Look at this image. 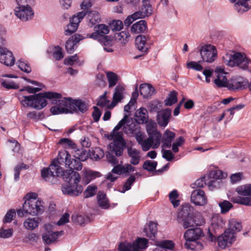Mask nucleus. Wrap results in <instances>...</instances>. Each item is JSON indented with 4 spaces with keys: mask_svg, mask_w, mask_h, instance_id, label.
Instances as JSON below:
<instances>
[{
    "mask_svg": "<svg viewBox=\"0 0 251 251\" xmlns=\"http://www.w3.org/2000/svg\"><path fill=\"white\" fill-rule=\"evenodd\" d=\"M63 179L68 184H63L61 190L64 194L72 197L79 195L83 191V187L78 184L81 177L79 174L72 170H67L64 171L62 175Z\"/></svg>",
    "mask_w": 251,
    "mask_h": 251,
    "instance_id": "f257e3e1",
    "label": "nucleus"
},
{
    "mask_svg": "<svg viewBox=\"0 0 251 251\" xmlns=\"http://www.w3.org/2000/svg\"><path fill=\"white\" fill-rule=\"evenodd\" d=\"M204 236L202 228L199 227L191 228L186 230L183 235L185 240L184 247L187 249L199 251L201 250L204 245L201 238Z\"/></svg>",
    "mask_w": 251,
    "mask_h": 251,
    "instance_id": "f03ea898",
    "label": "nucleus"
},
{
    "mask_svg": "<svg viewBox=\"0 0 251 251\" xmlns=\"http://www.w3.org/2000/svg\"><path fill=\"white\" fill-rule=\"evenodd\" d=\"M60 96L56 92H46L28 96H23V100H21L24 106H30L36 109L40 110L47 104L46 99L50 100V98Z\"/></svg>",
    "mask_w": 251,
    "mask_h": 251,
    "instance_id": "7ed1b4c3",
    "label": "nucleus"
},
{
    "mask_svg": "<svg viewBox=\"0 0 251 251\" xmlns=\"http://www.w3.org/2000/svg\"><path fill=\"white\" fill-rule=\"evenodd\" d=\"M223 60L224 63L229 67L236 66L243 70L251 68V61L247 58L244 53L235 51L226 53L223 56Z\"/></svg>",
    "mask_w": 251,
    "mask_h": 251,
    "instance_id": "20e7f679",
    "label": "nucleus"
},
{
    "mask_svg": "<svg viewBox=\"0 0 251 251\" xmlns=\"http://www.w3.org/2000/svg\"><path fill=\"white\" fill-rule=\"evenodd\" d=\"M57 94L60 96L50 99L51 104L55 105L50 108L51 113L53 115L70 113L72 99L70 98H63L60 93H57Z\"/></svg>",
    "mask_w": 251,
    "mask_h": 251,
    "instance_id": "39448f33",
    "label": "nucleus"
},
{
    "mask_svg": "<svg viewBox=\"0 0 251 251\" xmlns=\"http://www.w3.org/2000/svg\"><path fill=\"white\" fill-rule=\"evenodd\" d=\"M63 172L61 167L56 163L55 160H53L48 168H44L42 170L41 176L46 181L55 184L58 182V177L62 176Z\"/></svg>",
    "mask_w": 251,
    "mask_h": 251,
    "instance_id": "423d86ee",
    "label": "nucleus"
},
{
    "mask_svg": "<svg viewBox=\"0 0 251 251\" xmlns=\"http://www.w3.org/2000/svg\"><path fill=\"white\" fill-rule=\"evenodd\" d=\"M43 211V206L40 201H25L23 206V209H18L17 214L19 217H23L25 214L33 216L41 214Z\"/></svg>",
    "mask_w": 251,
    "mask_h": 251,
    "instance_id": "0eeeda50",
    "label": "nucleus"
},
{
    "mask_svg": "<svg viewBox=\"0 0 251 251\" xmlns=\"http://www.w3.org/2000/svg\"><path fill=\"white\" fill-rule=\"evenodd\" d=\"M225 222L220 215L214 216L211 219V226L209 228L207 239L211 242L216 241L217 234L216 230L224 227Z\"/></svg>",
    "mask_w": 251,
    "mask_h": 251,
    "instance_id": "6e6552de",
    "label": "nucleus"
},
{
    "mask_svg": "<svg viewBox=\"0 0 251 251\" xmlns=\"http://www.w3.org/2000/svg\"><path fill=\"white\" fill-rule=\"evenodd\" d=\"M199 52L202 62L212 63L214 61L217 56V51L214 46L206 45L202 46Z\"/></svg>",
    "mask_w": 251,
    "mask_h": 251,
    "instance_id": "1a4fd4ad",
    "label": "nucleus"
},
{
    "mask_svg": "<svg viewBox=\"0 0 251 251\" xmlns=\"http://www.w3.org/2000/svg\"><path fill=\"white\" fill-rule=\"evenodd\" d=\"M15 14L23 21H27L32 18L34 12L30 5H20L15 9Z\"/></svg>",
    "mask_w": 251,
    "mask_h": 251,
    "instance_id": "9d476101",
    "label": "nucleus"
},
{
    "mask_svg": "<svg viewBox=\"0 0 251 251\" xmlns=\"http://www.w3.org/2000/svg\"><path fill=\"white\" fill-rule=\"evenodd\" d=\"M236 236L233 233H230L226 230L217 238L219 246L222 249L230 247L236 240Z\"/></svg>",
    "mask_w": 251,
    "mask_h": 251,
    "instance_id": "9b49d317",
    "label": "nucleus"
},
{
    "mask_svg": "<svg viewBox=\"0 0 251 251\" xmlns=\"http://www.w3.org/2000/svg\"><path fill=\"white\" fill-rule=\"evenodd\" d=\"M236 192L240 195L250 196L243 197L241 204L251 206V183L237 187Z\"/></svg>",
    "mask_w": 251,
    "mask_h": 251,
    "instance_id": "f8f14e48",
    "label": "nucleus"
},
{
    "mask_svg": "<svg viewBox=\"0 0 251 251\" xmlns=\"http://www.w3.org/2000/svg\"><path fill=\"white\" fill-rule=\"evenodd\" d=\"M249 86V81L246 78L238 77L232 78L228 81L227 88L229 90L235 91L238 89L247 88Z\"/></svg>",
    "mask_w": 251,
    "mask_h": 251,
    "instance_id": "ddd939ff",
    "label": "nucleus"
},
{
    "mask_svg": "<svg viewBox=\"0 0 251 251\" xmlns=\"http://www.w3.org/2000/svg\"><path fill=\"white\" fill-rule=\"evenodd\" d=\"M0 62L7 66H12L15 63L12 52L7 49L0 47Z\"/></svg>",
    "mask_w": 251,
    "mask_h": 251,
    "instance_id": "4468645a",
    "label": "nucleus"
},
{
    "mask_svg": "<svg viewBox=\"0 0 251 251\" xmlns=\"http://www.w3.org/2000/svg\"><path fill=\"white\" fill-rule=\"evenodd\" d=\"M191 201L196 205H204L207 202L204 192L201 189H195L191 194Z\"/></svg>",
    "mask_w": 251,
    "mask_h": 251,
    "instance_id": "2eb2a0df",
    "label": "nucleus"
},
{
    "mask_svg": "<svg viewBox=\"0 0 251 251\" xmlns=\"http://www.w3.org/2000/svg\"><path fill=\"white\" fill-rule=\"evenodd\" d=\"M172 111L167 108L158 112L156 121L158 124L162 127H166L168 125L171 115Z\"/></svg>",
    "mask_w": 251,
    "mask_h": 251,
    "instance_id": "dca6fc26",
    "label": "nucleus"
},
{
    "mask_svg": "<svg viewBox=\"0 0 251 251\" xmlns=\"http://www.w3.org/2000/svg\"><path fill=\"white\" fill-rule=\"evenodd\" d=\"M148 134L149 137L147 138V142L149 144V150L151 147L154 149L158 148L161 142V133L157 130Z\"/></svg>",
    "mask_w": 251,
    "mask_h": 251,
    "instance_id": "f3484780",
    "label": "nucleus"
},
{
    "mask_svg": "<svg viewBox=\"0 0 251 251\" xmlns=\"http://www.w3.org/2000/svg\"><path fill=\"white\" fill-rule=\"evenodd\" d=\"M215 74L216 78L214 80V83L219 88L227 87L228 81L225 75L224 71L223 69L217 68L216 69Z\"/></svg>",
    "mask_w": 251,
    "mask_h": 251,
    "instance_id": "a211bd4d",
    "label": "nucleus"
},
{
    "mask_svg": "<svg viewBox=\"0 0 251 251\" xmlns=\"http://www.w3.org/2000/svg\"><path fill=\"white\" fill-rule=\"evenodd\" d=\"M64 234V231H47L42 235V239L44 242L48 245L51 244L55 242L58 237Z\"/></svg>",
    "mask_w": 251,
    "mask_h": 251,
    "instance_id": "6ab92c4d",
    "label": "nucleus"
},
{
    "mask_svg": "<svg viewBox=\"0 0 251 251\" xmlns=\"http://www.w3.org/2000/svg\"><path fill=\"white\" fill-rule=\"evenodd\" d=\"M135 120L139 124H144L148 122L149 115L147 110L144 107L138 109L134 114Z\"/></svg>",
    "mask_w": 251,
    "mask_h": 251,
    "instance_id": "aec40b11",
    "label": "nucleus"
},
{
    "mask_svg": "<svg viewBox=\"0 0 251 251\" xmlns=\"http://www.w3.org/2000/svg\"><path fill=\"white\" fill-rule=\"evenodd\" d=\"M176 137V134L167 129L161 137V142L162 143V148H169L171 147L172 142Z\"/></svg>",
    "mask_w": 251,
    "mask_h": 251,
    "instance_id": "412c9836",
    "label": "nucleus"
},
{
    "mask_svg": "<svg viewBox=\"0 0 251 251\" xmlns=\"http://www.w3.org/2000/svg\"><path fill=\"white\" fill-rule=\"evenodd\" d=\"M147 41V37L143 35H139L135 38V45L137 48L144 53H147L149 48Z\"/></svg>",
    "mask_w": 251,
    "mask_h": 251,
    "instance_id": "4be33fe9",
    "label": "nucleus"
},
{
    "mask_svg": "<svg viewBox=\"0 0 251 251\" xmlns=\"http://www.w3.org/2000/svg\"><path fill=\"white\" fill-rule=\"evenodd\" d=\"M71 158V154L66 150H63L59 152L55 162L60 166L63 165L67 167Z\"/></svg>",
    "mask_w": 251,
    "mask_h": 251,
    "instance_id": "5701e85b",
    "label": "nucleus"
},
{
    "mask_svg": "<svg viewBox=\"0 0 251 251\" xmlns=\"http://www.w3.org/2000/svg\"><path fill=\"white\" fill-rule=\"evenodd\" d=\"M70 113L72 112V110L76 113H84L88 109V107L86 103L80 100H72L71 107H70Z\"/></svg>",
    "mask_w": 251,
    "mask_h": 251,
    "instance_id": "b1692460",
    "label": "nucleus"
},
{
    "mask_svg": "<svg viewBox=\"0 0 251 251\" xmlns=\"http://www.w3.org/2000/svg\"><path fill=\"white\" fill-rule=\"evenodd\" d=\"M127 152L128 156L131 158L130 163L133 165H137L139 163L141 159L140 152L138 150L128 147Z\"/></svg>",
    "mask_w": 251,
    "mask_h": 251,
    "instance_id": "393cba45",
    "label": "nucleus"
},
{
    "mask_svg": "<svg viewBox=\"0 0 251 251\" xmlns=\"http://www.w3.org/2000/svg\"><path fill=\"white\" fill-rule=\"evenodd\" d=\"M116 142L111 143L109 145V151L119 157L123 155L124 150L126 148V144Z\"/></svg>",
    "mask_w": 251,
    "mask_h": 251,
    "instance_id": "a878e982",
    "label": "nucleus"
},
{
    "mask_svg": "<svg viewBox=\"0 0 251 251\" xmlns=\"http://www.w3.org/2000/svg\"><path fill=\"white\" fill-rule=\"evenodd\" d=\"M193 207L188 203L183 204L181 206V208L178 213L177 217L179 220L181 218H184L190 216H193Z\"/></svg>",
    "mask_w": 251,
    "mask_h": 251,
    "instance_id": "bb28decb",
    "label": "nucleus"
},
{
    "mask_svg": "<svg viewBox=\"0 0 251 251\" xmlns=\"http://www.w3.org/2000/svg\"><path fill=\"white\" fill-rule=\"evenodd\" d=\"M235 2V7L238 12L240 11H246L251 8V0H230Z\"/></svg>",
    "mask_w": 251,
    "mask_h": 251,
    "instance_id": "cd10ccee",
    "label": "nucleus"
},
{
    "mask_svg": "<svg viewBox=\"0 0 251 251\" xmlns=\"http://www.w3.org/2000/svg\"><path fill=\"white\" fill-rule=\"evenodd\" d=\"M86 16H87L88 25L90 27L95 25L97 24H99L101 21L100 14L95 11L88 12Z\"/></svg>",
    "mask_w": 251,
    "mask_h": 251,
    "instance_id": "c85d7f7f",
    "label": "nucleus"
},
{
    "mask_svg": "<svg viewBox=\"0 0 251 251\" xmlns=\"http://www.w3.org/2000/svg\"><path fill=\"white\" fill-rule=\"evenodd\" d=\"M140 93L144 98L151 97L154 93L155 89L150 84L144 83L140 85Z\"/></svg>",
    "mask_w": 251,
    "mask_h": 251,
    "instance_id": "c756f323",
    "label": "nucleus"
},
{
    "mask_svg": "<svg viewBox=\"0 0 251 251\" xmlns=\"http://www.w3.org/2000/svg\"><path fill=\"white\" fill-rule=\"evenodd\" d=\"M147 28V22L145 20H140L131 26L130 31L133 34H139L145 32Z\"/></svg>",
    "mask_w": 251,
    "mask_h": 251,
    "instance_id": "7c9ffc66",
    "label": "nucleus"
},
{
    "mask_svg": "<svg viewBox=\"0 0 251 251\" xmlns=\"http://www.w3.org/2000/svg\"><path fill=\"white\" fill-rule=\"evenodd\" d=\"M124 91L125 87L123 85L119 84L116 87L113 96L112 104L114 105H115L124 98Z\"/></svg>",
    "mask_w": 251,
    "mask_h": 251,
    "instance_id": "2f4dec72",
    "label": "nucleus"
},
{
    "mask_svg": "<svg viewBox=\"0 0 251 251\" xmlns=\"http://www.w3.org/2000/svg\"><path fill=\"white\" fill-rule=\"evenodd\" d=\"M242 228L241 223L235 219H231L228 222V227L226 229L230 233L236 235L237 232H239Z\"/></svg>",
    "mask_w": 251,
    "mask_h": 251,
    "instance_id": "473e14b6",
    "label": "nucleus"
},
{
    "mask_svg": "<svg viewBox=\"0 0 251 251\" xmlns=\"http://www.w3.org/2000/svg\"><path fill=\"white\" fill-rule=\"evenodd\" d=\"M135 137L138 144L141 146L142 149L144 151L149 150V144L147 142V139H144L145 134L144 133L138 131L135 133Z\"/></svg>",
    "mask_w": 251,
    "mask_h": 251,
    "instance_id": "72a5a7b5",
    "label": "nucleus"
},
{
    "mask_svg": "<svg viewBox=\"0 0 251 251\" xmlns=\"http://www.w3.org/2000/svg\"><path fill=\"white\" fill-rule=\"evenodd\" d=\"M39 224L38 219L28 218L24 222V225L26 229L32 230L38 227Z\"/></svg>",
    "mask_w": 251,
    "mask_h": 251,
    "instance_id": "f704fd0d",
    "label": "nucleus"
},
{
    "mask_svg": "<svg viewBox=\"0 0 251 251\" xmlns=\"http://www.w3.org/2000/svg\"><path fill=\"white\" fill-rule=\"evenodd\" d=\"M97 200L100 207L103 209H107L109 207V205L105 194L99 192L97 195Z\"/></svg>",
    "mask_w": 251,
    "mask_h": 251,
    "instance_id": "c9c22d12",
    "label": "nucleus"
},
{
    "mask_svg": "<svg viewBox=\"0 0 251 251\" xmlns=\"http://www.w3.org/2000/svg\"><path fill=\"white\" fill-rule=\"evenodd\" d=\"M143 6L141 8V11L143 15L146 17H149L152 14V8L150 1L147 0H142Z\"/></svg>",
    "mask_w": 251,
    "mask_h": 251,
    "instance_id": "e433bc0d",
    "label": "nucleus"
},
{
    "mask_svg": "<svg viewBox=\"0 0 251 251\" xmlns=\"http://www.w3.org/2000/svg\"><path fill=\"white\" fill-rule=\"evenodd\" d=\"M69 164H68L67 167L69 168V170H75L76 171H80L82 169V164L80 161L76 158H72L71 157L70 159V161Z\"/></svg>",
    "mask_w": 251,
    "mask_h": 251,
    "instance_id": "4c0bfd02",
    "label": "nucleus"
},
{
    "mask_svg": "<svg viewBox=\"0 0 251 251\" xmlns=\"http://www.w3.org/2000/svg\"><path fill=\"white\" fill-rule=\"evenodd\" d=\"M99 176L100 173L99 172H94L91 170H88L84 172L83 179L86 184H88L92 179H94Z\"/></svg>",
    "mask_w": 251,
    "mask_h": 251,
    "instance_id": "58836bf2",
    "label": "nucleus"
},
{
    "mask_svg": "<svg viewBox=\"0 0 251 251\" xmlns=\"http://www.w3.org/2000/svg\"><path fill=\"white\" fill-rule=\"evenodd\" d=\"M177 101V92L173 91L170 93L168 97L164 100V103L166 106H171L176 103Z\"/></svg>",
    "mask_w": 251,
    "mask_h": 251,
    "instance_id": "ea45409f",
    "label": "nucleus"
},
{
    "mask_svg": "<svg viewBox=\"0 0 251 251\" xmlns=\"http://www.w3.org/2000/svg\"><path fill=\"white\" fill-rule=\"evenodd\" d=\"M118 251H137L135 250L134 243H129L128 242H123L120 244L118 248Z\"/></svg>",
    "mask_w": 251,
    "mask_h": 251,
    "instance_id": "a19ab883",
    "label": "nucleus"
},
{
    "mask_svg": "<svg viewBox=\"0 0 251 251\" xmlns=\"http://www.w3.org/2000/svg\"><path fill=\"white\" fill-rule=\"evenodd\" d=\"M72 220L74 223L83 225L88 221V218L83 215L74 214L72 216Z\"/></svg>",
    "mask_w": 251,
    "mask_h": 251,
    "instance_id": "79ce46f5",
    "label": "nucleus"
},
{
    "mask_svg": "<svg viewBox=\"0 0 251 251\" xmlns=\"http://www.w3.org/2000/svg\"><path fill=\"white\" fill-rule=\"evenodd\" d=\"M135 250L137 251H141L147 247L148 240L146 238H138L136 242H133Z\"/></svg>",
    "mask_w": 251,
    "mask_h": 251,
    "instance_id": "37998d69",
    "label": "nucleus"
},
{
    "mask_svg": "<svg viewBox=\"0 0 251 251\" xmlns=\"http://www.w3.org/2000/svg\"><path fill=\"white\" fill-rule=\"evenodd\" d=\"M17 64L19 68L22 71L27 74L31 72V68L29 64L26 61H25L24 59H20L18 61Z\"/></svg>",
    "mask_w": 251,
    "mask_h": 251,
    "instance_id": "c03bdc74",
    "label": "nucleus"
},
{
    "mask_svg": "<svg viewBox=\"0 0 251 251\" xmlns=\"http://www.w3.org/2000/svg\"><path fill=\"white\" fill-rule=\"evenodd\" d=\"M106 76L109 83V87H112L115 86L118 80L117 75L113 72H108L106 73Z\"/></svg>",
    "mask_w": 251,
    "mask_h": 251,
    "instance_id": "a18cd8bd",
    "label": "nucleus"
},
{
    "mask_svg": "<svg viewBox=\"0 0 251 251\" xmlns=\"http://www.w3.org/2000/svg\"><path fill=\"white\" fill-rule=\"evenodd\" d=\"M219 205L221 209V213L223 214L226 213L232 208L233 205L228 201L224 200L219 203Z\"/></svg>",
    "mask_w": 251,
    "mask_h": 251,
    "instance_id": "49530a36",
    "label": "nucleus"
},
{
    "mask_svg": "<svg viewBox=\"0 0 251 251\" xmlns=\"http://www.w3.org/2000/svg\"><path fill=\"white\" fill-rule=\"evenodd\" d=\"M169 200L175 207L179 205V201L176 199L178 197V192L176 190H174L169 194Z\"/></svg>",
    "mask_w": 251,
    "mask_h": 251,
    "instance_id": "de8ad7c7",
    "label": "nucleus"
},
{
    "mask_svg": "<svg viewBox=\"0 0 251 251\" xmlns=\"http://www.w3.org/2000/svg\"><path fill=\"white\" fill-rule=\"evenodd\" d=\"M183 222L182 226L184 228H188L189 227H194L195 224V221L194 219L193 216L185 217L181 218Z\"/></svg>",
    "mask_w": 251,
    "mask_h": 251,
    "instance_id": "09e8293b",
    "label": "nucleus"
},
{
    "mask_svg": "<svg viewBox=\"0 0 251 251\" xmlns=\"http://www.w3.org/2000/svg\"><path fill=\"white\" fill-rule=\"evenodd\" d=\"M97 187L95 185H89L83 193L84 197L88 198L94 196L96 194Z\"/></svg>",
    "mask_w": 251,
    "mask_h": 251,
    "instance_id": "8fccbe9b",
    "label": "nucleus"
},
{
    "mask_svg": "<svg viewBox=\"0 0 251 251\" xmlns=\"http://www.w3.org/2000/svg\"><path fill=\"white\" fill-rule=\"evenodd\" d=\"M89 37L95 40H98L101 43H105L108 41V36L103 35H100L97 30H95V32L89 35Z\"/></svg>",
    "mask_w": 251,
    "mask_h": 251,
    "instance_id": "3c124183",
    "label": "nucleus"
},
{
    "mask_svg": "<svg viewBox=\"0 0 251 251\" xmlns=\"http://www.w3.org/2000/svg\"><path fill=\"white\" fill-rule=\"evenodd\" d=\"M156 245L157 247H161L166 250L167 249H172L174 246L173 242L170 240L158 241L156 243Z\"/></svg>",
    "mask_w": 251,
    "mask_h": 251,
    "instance_id": "603ef678",
    "label": "nucleus"
},
{
    "mask_svg": "<svg viewBox=\"0 0 251 251\" xmlns=\"http://www.w3.org/2000/svg\"><path fill=\"white\" fill-rule=\"evenodd\" d=\"M86 15V12L84 11H81L79 12H78L76 14V15H74L73 16L70 20V22L76 24V25L78 26L79 23L80 22L81 20Z\"/></svg>",
    "mask_w": 251,
    "mask_h": 251,
    "instance_id": "864d4df0",
    "label": "nucleus"
},
{
    "mask_svg": "<svg viewBox=\"0 0 251 251\" xmlns=\"http://www.w3.org/2000/svg\"><path fill=\"white\" fill-rule=\"evenodd\" d=\"M157 164L156 161L147 160L144 163L143 168L149 172H153L155 170Z\"/></svg>",
    "mask_w": 251,
    "mask_h": 251,
    "instance_id": "5fc2aeb1",
    "label": "nucleus"
},
{
    "mask_svg": "<svg viewBox=\"0 0 251 251\" xmlns=\"http://www.w3.org/2000/svg\"><path fill=\"white\" fill-rule=\"evenodd\" d=\"M227 175L224 174L221 170H216L212 171L210 174V177L213 179L218 180H221L222 178H225Z\"/></svg>",
    "mask_w": 251,
    "mask_h": 251,
    "instance_id": "6e6d98bb",
    "label": "nucleus"
},
{
    "mask_svg": "<svg viewBox=\"0 0 251 251\" xmlns=\"http://www.w3.org/2000/svg\"><path fill=\"white\" fill-rule=\"evenodd\" d=\"M74 157L78 159L80 162L86 160L88 158L86 151L85 150H77L74 155Z\"/></svg>",
    "mask_w": 251,
    "mask_h": 251,
    "instance_id": "4d7b16f0",
    "label": "nucleus"
},
{
    "mask_svg": "<svg viewBox=\"0 0 251 251\" xmlns=\"http://www.w3.org/2000/svg\"><path fill=\"white\" fill-rule=\"evenodd\" d=\"M95 30H97L100 35H105L109 32L108 26L104 24H99L95 26Z\"/></svg>",
    "mask_w": 251,
    "mask_h": 251,
    "instance_id": "13d9d810",
    "label": "nucleus"
},
{
    "mask_svg": "<svg viewBox=\"0 0 251 251\" xmlns=\"http://www.w3.org/2000/svg\"><path fill=\"white\" fill-rule=\"evenodd\" d=\"M157 223L153 222H151L149 224L148 228L151 230L152 233L150 236V239L151 240H154L156 238V236L157 232Z\"/></svg>",
    "mask_w": 251,
    "mask_h": 251,
    "instance_id": "bf43d9fd",
    "label": "nucleus"
},
{
    "mask_svg": "<svg viewBox=\"0 0 251 251\" xmlns=\"http://www.w3.org/2000/svg\"><path fill=\"white\" fill-rule=\"evenodd\" d=\"M113 142H116V143H123L126 144V142L125 140L123 137V132H119V131H116V132H113Z\"/></svg>",
    "mask_w": 251,
    "mask_h": 251,
    "instance_id": "052dcab7",
    "label": "nucleus"
},
{
    "mask_svg": "<svg viewBox=\"0 0 251 251\" xmlns=\"http://www.w3.org/2000/svg\"><path fill=\"white\" fill-rule=\"evenodd\" d=\"M127 124L124 126V131L126 134H132L136 130L135 124L133 122H126Z\"/></svg>",
    "mask_w": 251,
    "mask_h": 251,
    "instance_id": "680f3d73",
    "label": "nucleus"
},
{
    "mask_svg": "<svg viewBox=\"0 0 251 251\" xmlns=\"http://www.w3.org/2000/svg\"><path fill=\"white\" fill-rule=\"evenodd\" d=\"M135 180V177L134 176H131L125 182L123 190L122 191V193H125L126 191L129 190L131 188V186L134 183Z\"/></svg>",
    "mask_w": 251,
    "mask_h": 251,
    "instance_id": "e2e57ef3",
    "label": "nucleus"
},
{
    "mask_svg": "<svg viewBox=\"0 0 251 251\" xmlns=\"http://www.w3.org/2000/svg\"><path fill=\"white\" fill-rule=\"evenodd\" d=\"M205 177H201L198 179L193 184L192 188L195 189H200L199 188L203 187L206 184Z\"/></svg>",
    "mask_w": 251,
    "mask_h": 251,
    "instance_id": "0e129e2a",
    "label": "nucleus"
},
{
    "mask_svg": "<svg viewBox=\"0 0 251 251\" xmlns=\"http://www.w3.org/2000/svg\"><path fill=\"white\" fill-rule=\"evenodd\" d=\"M92 6V3L91 0H83L80 4L81 9L83 10L82 11L86 12V14L91 11L89 9Z\"/></svg>",
    "mask_w": 251,
    "mask_h": 251,
    "instance_id": "69168bd1",
    "label": "nucleus"
},
{
    "mask_svg": "<svg viewBox=\"0 0 251 251\" xmlns=\"http://www.w3.org/2000/svg\"><path fill=\"white\" fill-rule=\"evenodd\" d=\"M201 61L198 62L195 61H190L187 64L188 69H192L196 71H201L203 69L202 66L200 64Z\"/></svg>",
    "mask_w": 251,
    "mask_h": 251,
    "instance_id": "338daca9",
    "label": "nucleus"
},
{
    "mask_svg": "<svg viewBox=\"0 0 251 251\" xmlns=\"http://www.w3.org/2000/svg\"><path fill=\"white\" fill-rule=\"evenodd\" d=\"M53 56L57 60H60L63 58L64 56L62 52V49L61 47L58 46L55 47Z\"/></svg>",
    "mask_w": 251,
    "mask_h": 251,
    "instance_id": "774afa93",
    "label": "nucleus"
}]
</instances>
